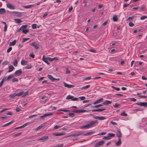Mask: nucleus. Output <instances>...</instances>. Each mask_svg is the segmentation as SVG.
Masks as SVG:
<instances>
[{"label":"nucleus","instance_id":"nucleus-27","mask_svg":"<svg viewBox=\"0 0 147 147\" xmlns=\"http://www.w3.org/2000/svg\"><path fill=\"white\" fill-rule=\"evenodd\" d=\"M14 121H11L10 122H9L3 125L2 127H5L7 126H8V125L12 124L13 123Z\"/></svg>","mask_w":147,"mask_h":147},{"label":"nucleus","instance_id":"nucleus-56","mask_svg":"<svg viewBox=\"0 0 147 147\" xmlns=\"http://www.w3.org/2000/svg\"><path fill=\"white\" fill-rule=\"evenodd\" d=\"M29 39V38H23V40L22 41V42H25V41H26L28 40Z\"/></svg>","mask_w":147,"mask_h":147},{"label":"nucleus","instance_id":"nucleus-31","mask_svg":"<svg viewBox=\"0 0 147 147\" xmlns=\"http://www.w3.org/2000/svg\"><path fill=\"white\" fill-rule=\"evenodd\" d=\"M44 126V125L43 124H41L40 126L37 127L36 129V131H38L42 128Z\"/></svg>","mask_w":147,"mask_h":147},{"label":"nucleus","instance_id":"nucleus-12","mask_svg":"<svg viewBox=\"0 0 147 147\" xmlns=\"http://www.w3.org/2000/svg\"><path fill=\"white\" fill-rule=\"evenodd\" d=\"M103 98H100V99H99L98 100H96V101H95L94 103H93V104L94 105H96V104H98L100 103H101L102 102H103Z\"/></svg>","mask_w":147,"mask_h":147},{"label":"nucleus","instance_id":"nucleus-16","mask_svg":"<svg viewBox=\"0 0 147 147\" xmlns=\"http://www.w3.org/2000/svg\"><path fill=\"white\" fill-rule=\"evenodd\" d=\"M116 135L119 138L121 137V132L119 130H118L116 132Z\"/></svg>","mask_w":147,"mask_h":147},{"label":"nucleus","instance_id":"nucleus-8","mask_svg":"<svg viewBox=\"0 0 147 147\" xmlns=\"http://www.w3.org/2000/svg\"><path fill=\"white\" fill-rule=\"evenodd\" d=\"M93 118L95 119L100 120H103L106 119V117L102 116H96L94 117Z\"/></svg>","mask_w":147,"mask_h":147},{"label":"nucleus","instance_id":"nucleus-11","mask_svg":"<svg viewBox=\"0 0 147 147\" xmlns=\"http://www.w3.org/2000/svg\"><path fill=\"white\" fill-rule=\"evenodd\" d=\"M136 104L138 105L143 106L145 107H147V102H138Z\"/></svg>","mask_w":147,"mask_h":147},{"label":"nucleus","instance_id":"nucleus-18","mask_svg":"<svg viewBox=\"0 0 147 147\" xmlns=\"http://www.w3.org/2000/svg\"><path fill=\"white\" fill-rule=\"evenodd\" d=\"M28 61L24 60H22L21 61V64L23 65H26L28 63Z\"/></svg>","mask_w":147,"mask_h":147},{"label":"nucleus","instance_id":"nucleus-7","mask_svg":"<svg viewBox=\"0 0 147 147\" xmlns=\"http://www.w3.org/2000/svg\"><path fill=\"white\" fill-rule=\"evenodd\" d=\"M48 136H43L38 139V140H41L42 142H45L48 139Z\"/></svg>","mask_w":147,"mask_h":147},{"label":"nucleus","instance_id":"nucleus-23","mask_svg":"<svg viewBox=\"0 0 147 147\" xmlns=\"http://www.w3.org/2000/svg\"><path fill=\"white\" fill-rule=\"evenodd\" d=\"M15 22L17 24H20L22 22L21 20L19 19H14Z\"/></svg>","mask_w":147,"mask_h":147},{"label":"nucleus","instance_id":"nucleus-37","mask_svg":"<svg viewBox=\"0 0 147 147\" xmlns=\"http://www.w3.org/2000/svg\"><path fill=\"white\" fill-rule=\"evenodd\" d=\"M13 76L12 74L9 75L7 79V80L8 81L10 79L13 78Z\"/></svg>","mask_w":147,"mask_h":147},{"label":"nucleus","instance_id":"nucleus-20","mask_svg":"<svg viewBox=\"0 0 147 147\" xmlns=\"http://www.w3.org/2000/svg\"><path fill=\"white\" fill-rule=\"evenodd\" d=\"M90 128L88 124L84 125H83L80 127V128L81 129H83L84 128Z\"/></svg>","mask_w":147,"mask_h":147},{"label":"nucleus","instance_id":"nucleus-13","mask_svg":"<svg viewBox=\"0 0 147 147\" xmlns=\"http://www.w3.org/2000/svg\"><path fill=\"white\" fill-rule=\"evenodd\" d=\"M53 115V114L52 113L45 114L41 116L40 117L41 119H43L44 118L46 117L47 116H51V115Z\"/></svg>","mask_w":147,"mask_h":147},{"label":"nucleus","instance_id":"nucleus-46","mask_svg":"<svg viewBox=\"0 0 147 147\" xmlns=\"http://www.w3.org/2000/svg\"><path fill=\"white\" fill-rule=\"evenodd\" d=\"M121 116H127V114L125 113V112H123L120 115Z\"/></svg>","mask_w":147,"mask_h":147},{"label":"nucleus","instance_id":"nucleus-54","mask_svg":"<svg viewBox=\"0 0 147 147\" xmlns=\"http://www.w3.org/2000/svg\"><path fill=\"white\" fill-rule=\"evenodd\" d=\"M16 111L18 112L21 111L19 107H16L15 109Z\"/></svg>","mask_w":147,"mask_h":147},{"label":"nucleus","instance_id":"nucleus-59","mask_svg":"<svg viewBox=\"0 0 147 147\" xmlns=\"http://www.w3.org/2000/svg\"><path fill=\"white\" fill-rule=\"evenodd\" d=\"M129 25L130 27H133L134 26V24L132 22H129Z\"/></svg>","mask_w":147,"mask_h":147},{"label":"nucleus","instance_id":"nucleus-43","mask_svg":"<svg viewBox=\"0 0 147 147\" xmlns=\"http://www.w3.org/2000/svg\"><path fill=\"white\" fill-rule=\"evenodd\" d=\"M37 24H32V27L33 29H35L36 28Z\"/></svg>","mask_w":147,"mask_h":147},{"label":"nucleus","instance_id":"nucleus-4","mask_svg":"<svg viewBox=\"0 0 147 147\" xmlns=\"http://www.w3.org/2000/svg\"><path fill=\"white\" fill-rule=\"evenodd\" d=\"M105 141L102 140L96 143L94 145V147H99L105 143Z\"/></svg>","mask_w":147,"mask_h":147},{"label":"nucleus","instance_id":"nucleus-25","mask_svg":"<svg viewBox=\"0 0 147 147\" xmlns=\"http://www.w3.org/2000/svg\"><path fill=\"white\" fill-rule=\"evenodd\" d=\"M116 145L117 146L120 145L121 144V140L120 138H119L118 141L116 143Z\"/></svg>","mask_w":147,"mask_h":147},{"label":"nucleus","instance_id":"nucleus-44","mask_svg":"<svg viewBox=\"0 0 147 147\" xmlns=\"http://www.w3.org/2000/svg\"><path fill=\"white\" fill-rule=\"evenodd\" d=\"M106 109L105 108H102V109H97V111L98 112H102Z\"/></svg>","mask_w":147,"mask_h":147},{"label":"nucleus","instance_id":"nucleus-28","mask_svg":"<svg viewBox=\"0 0 147 147\" xmlns=\"http://www.w3.org/2000/svg\"><path fill=\"white\" fill-rule=\"evenodd\" d=\"M17 42V40H14L13 41L10 42V45L11 46H13Z\"/></svg>","mask_w":147,"mask_h":147},{"label":"nucleus","instance_id":"nucleus-38","mask_svg":"<svg viewBox=\"0 0 147 147\" xmlns=\"http://www.w3.org/2000/svg\"><path fill=\"white\" fill-rule=\"evenodd\" d=\"M18 64V61L16 59H15L14 60V61L13 63V65L15 66L16 67L17 65Z\"/></svg>","mask_w":147,"mask_h":147},{"label":"nucleus","instance_id":"nucleus-48","mask_svg":"<svg viewBox=\"0 0 147 147\" xmlns=\"http://www.w3.org/2000/svg\"><path fill=\"white\" fill-rule=\"evenodd\" d=\"M112 88H113L114 89L116 90L117 91H119L120 90V89L119 88H117L116 87H115V86H112Z\"/></svg>","mask_w":147,"mask_h":147},{"label":"nucleus","instance_id":"nucleus-15","mask_svg":"<svg viewBox=\"0 0 147 147\" xmlns=\"http://www.w3.org/2000/svg\"><path fill=\"white\" fill-rule=\"evenodd\" d=\"M42 60L45 63H46L48 65L49 64V63L47 61L48 59H47V57H45V55H44L43 56Z\"/></svg>","mask_w":147,"mask_h":147},{"label":"nucleus","instance_id":"nucleus-57","mask_svg":"<svg viewBox=\"0 0 147 147\" xmlns=\"http://www.w3.org/2000/svg\"><path fill=\"white\" fill-rule=\"evenodd\" d=\"M12 48L11 47H9L7 50V52L9 53V52L12 50Z\"/></svg>","mask_w":147,"mask_h":147},{"label":"nucleus","instance_id":"nucleus-10","mask_svg":"<svg viewBox=\"0 0 147 147\" xmlns=\"http://www.w3.org/2000/svg\"><path fill=\"white\" fill-rule=\"evenodd\" d=\"M63 83L64 84V86L68 88H71L75 87L74 85L68 84L64 82H63Z\"/></svg>","mask_w":147,"mask_h":147},{"label":"nucleus","instance_id":"nucleus-24","mask_svg":"<svg viewBox=\"0 0 147 147\" xmlns=\"http://www.w3.org/2000/svg\"><path fill=\"white\" fill-rule=\"evenodd\" d=\"M33 6V5H27V6L22 5V7H23L25 8L29 9V8H31V7H32Z\"/></svg>","mask_w":147,"mask_h":147},{"label":"nucleus","instance_id":"nucleus-33","mask_svg":"<svg viewBox=\"0 0 147 147\" xmlns=\"http://www.w3.org/2000/svg\"><path fill=\"white\" fill-rule=\"evenodd\" d=\"M90 86L89 85H87L85 86L82 87L81 89V90L86 89L89 88L90 87Z\"/></svg>","mask_w":147,"mask_h":147},{"label":"nucleus","instance_id":"nucleus-47","mask_svg":"<svg viewBox=\"0 0 147 147\" xmlns=\"http://www.w3.org/2000/svg\"><path fill=\"white\" fill-rule=\"evenodd\" d=\"M147 18V16H142L140 18V19L141 20H144Z\"/></svg>","mask_w":147,"mask_h":147},{"label":"nucleus","instance_id":"nucleus-1","mask_svg":"<svg viewBox=\"0 0 147 147\" xmlns=\"http://www.w3.org/2000/svg\"><path fill=\"white\" fill-rule=\"evenodd\" d=\"M28 91H27L26 92H21L20 93L16 94V96H22V97H24L28 95Z\"/></svg>","mask_w":147,"mask_h":147},{"label":"nucleus","instance_id":"nucleus-53","mask_svg":"<svg viewBox=\"0 0 147 147\" xmlns=\"http://www.w3.org/2000/svg\"><path fill=\"white\" fill-rule=\"evenodd\" d=\"M111 138H109V135L107 136H104L103 138V139L110 140Z\"/></svg>","mask_w":147,"mask_h":147},{"label":"nucleus","instance_id":"nucleus-26","mask_svg":"<svg viewBox=\"0 0 147 147\" xmlns=\"http://www.w3.org/2000/svg\"><path fill=\"white\" fill-rule=\"evenodd\" d=\"M94 133H95V131L90 132H88V133H86V134H84V136L90 135H91L94 134Z\"/></svg>","mask_w":147,"mask_h":147},{"label":"nucleus","instance_id":"nucleus-34","mask_svg":"<svg viewBox=\"0 0 147 147\" xmlns=\"http://www.w3.org/2000/svg\"><path fill=\"white\" fill-rule=\"evenodd\" d=\"M84 133L83 132H81L80 133L75 134H74V136H76V137H77V136H80V135H84Z\"/></svg>","mask_w":147,"mask_h":147},{"label":"nucleus","instance_id":"nucleus-30","mask_svg":"<svg viewBox=\"0 0 147 147\" xmlns=\"http://www.w3.org/2000/svg\"><path fill=\"white\" fill-rule=\"evenodd\" d=\"M27 27V26L26 25L22 26L20 27L21 29V30L22 31L24 30V29L26 28Z\"/></svg>","mask_w":147,"mask_h":147},{"label":"nucleus","instance_id":"nucleus-64","mask_svg":"<svg viewBox=\"0 0 147 147\" xmlns=\"http://www.w3.org/2000/svg\"><path fill=\"white\" fill-rule=\"evenodd\" d=\"M63 146V144H61L60 145H58L55 146H54L53 147H62Z\"/></svg>","mask_w":147,"mask_h":147},{"label":"nucleus","instance_id":"nucleus-2","mask_svg":"<svg viewBox=\"0 0 147 147\" xmlns=\"http://www.w3.org/2000/svg\"><path fill=\"white\" fill-rule=\"evenodd\" d=\"M98 123V121L97 120L91 121L88 125L90 127H92L94 126V125H97Z\"/></svg>","mask_w":147,"mask_h":147},{"label":"nucleus","instance_id":"nucleus-6","mask_svg":"<svg viewBox=\"0 0 147 147\" xmlns=\"http://www.w3.org/2000/svg\"><path fill=\"white\" fill-rule=\"evenodd\" d=\"M7 7L9 9H16V7L15 6L12 5L11 3H7L6 4Z\"/></svg>","mask_w":147,"mask_h":147},{"label":"nucleus","instance_id":"nucleus-49","mask_svg":"<svg viewBox=\"0 0 147 147\" xmlns=\"http://www.w3.org/2000/svg\"><path fill=\"white\" fill-rule=\"evenodd\" d=\"M16 96V94L14 93L12 94L10 96V97L11 98H13Z\"/></svg>","mask_w":147,"mask_h":147},{"label":"nucleus","instance_id":"nucleus-45","mask_svg":"<svg viewBox=\"0 0 147 147\" xmlns=\"http://www.w3.org/2000/svg\"><path fill=\"white\" fill-rule=\"evenodd\" d=\"M86 98V97L84 96H82L81 97H79L78 98V99L80 98V100H84Z\"/></svg>","mask_w":147,"mask_h":147},{"label":"nucleus","instance_id":"nucleus-17","mask_svg":"<svg viewBox=\"0 0 147 147\" xmlns=\"http://www.w3.org/2000/svg\"><path fill=\"white\" fill-rule=\"evenodd\" d=\"M112 102V101L106 100L102 104L105 105H107L108 104H110Z\"/></svg>","mask_w":147,"mask_h":147},{"label":"nucleus","instance_id":"nucleus-3","mask_svg":"<svg viewBox=\"0 0 147 147\" xmlns=\"http://www.w3.org/2000/svg\"><path fill=\"white\" fill-rule=\"evenodd\" d=\"M67 100L71 99L73 101H76L78 100V98H74L73 96L69 95L67 96L66 98Z\"/></svg>","mask_w":147,"mask_h":147},{"label":"nucleus","instance_id":"nucleus-22","mask_svg":"<svg viewBox=\"0 0 147 147\" xmlns=\"http://www.w3.org/2000/svg\"><path fill=\"white\" fill-rule=\"evenodd\" d=\"M13 13L18 16H21V13L17 11H13Z\"/></svg>","mask_w":147,"mask_h":147},{"label":"nucleus","instance_id":"nucleus-19","mask_svg":"<svg viewBox=\"0 0 147 147\" xmlns=\"http://www.w3.org/2000/svg\"><path fill=\"white\" fill-rule=\"evenodd\" d=\"M47 77L49 79H50L52 81H54L55 80V78H53V76L51 75H47Z\"/></svg>","mask_w":147,"mask_h":147},{"label":"nucleus","instance_id":"nucleus-52","mask_svg":"<svg viewBox=\"0 0 147 147\" xmlns=\"http://www.w3.org/2000/svg\"><path fill=\"white\" fill-rule=\"evenodd\" d=\"M29 56L34 58L35 55L33 54V53H32L30 54Z\"/></svg>","mask_w":147,"mask_h":147},{"label":"nucleus","instance_id":"nucleus-5","mask_svg":"<svg viewBox=\"0 0 147 147\" xmlns=\"http://www.w3.org/2000/svg\"><path fill=\"white\" fill-rule=\"evenodd\" d=\"M30 45L31 46L34 47L36 49H38L40 47V45L35 42H34L33 43H31L30 44Z\"/></svg>","mask_w":147,"mask_h":147},{"label":"nucleus","instance_id":"nucleus-39","mask_svg":"<svg viewBox=\"0 0 147 147\" xmlns=\"http://www.w3.org/2000/svg\"><path fill=\"white\" fill-rule=\"evenodd\" d=\"M108 135H109V138H111V137H114L115 136V135L114 134L111 133V134H108Z\"/></svg>","mask_w":147,"mask_h":147},{"label":"nucleus","instance_id":"nucleus-55","mask_svg":"<svg viewBox=\"0 0 147 147\" xmlns=\"http://www.w3.org/2000/svg\"><path fill=\"white\" fill-rule=\"evenodd\" d=\"M138 97L140 98H147V96H146L139 95L138 96Z\"/></svg>","mask_w":147,"mask_h":147},{"label":"nucleus","instance_id":"nucleus-14","mask_svg":"<svg viewBox=\"0 0 147 147\" xmlns=\"http://www.w3.org/2000/svg\"><path fill=\"white\" fill-rule=\"evenodd\" d=\"M85 110H74L72 111L74 113H82L85 112Z\"/></svg>","mask_w":147,"mask_h":147},{"label":"nucleus","instance_id":"nucleus-63","mask_svg":"<svg viewBox=\"0 0 147 147\" xmlns=\"http://www.w3.org/2000/svg\"><path fill=\"white\" fill-rule=\"evenodd\" d=\"M8 63V62L7 61H5L3 62V63H2V64L6 65Z\"/></svg>","mask_w":147,"mask_h":147},{"label":"nucleus","instance_id":"nucleus-60","mask_svg":"<svg viewBox=\"0 0 147 147\" xmlns=\"http://www.w3.org/2000/svg\"><path fill=\"white\" fill-rule=\"evenodd\" d=\"M22 134V132H20V133H17L15 135H14V136L15 137H17L18 136H19L21 134Z\"/></svg>","mask_w":147,"mask_h":147},{"label":"nucleus","instance_id":"nucleus-32","mask_svg":"<svg viewBox=\"0 0 147 147\" xmlns=\"http://www.w3.org/2000/svg\"><path fill=\"white\" fill-rule=\"evenodd\" d=\"M53 135L55 136H59L63 135V134L61 133H55L53 134Z\"/></svg>","mask_w":147,"mask_h":147},{"label":"nucleus","instance_id":"nucleus-40","mask_svg":"<svg viewBox=\"0 0 147 147\" xmlns=\"http://www.w3.org/2000/svg\"><path fill=\"white\" fill-rule=\"evenodd\" d=\"M30 124V123L29 122L26 123L24 124L23 125H22L21 126V127H22V128L28 125H29Z\"/></svg>","mask_w":147,"mask_h":147},{"label":"nucleus","instance_id":"nucleus-62","mask_svg":"<svg viewBox=\"0 0 147 147\" xmlns=\"http://www.w3.org/2000/svg\"><path fill=\"white\" fill-rule=\"evenodd\" d=\"M72 9L73 7L72 6H71L69 8L68 12H71L72 10Z\"/></svg>","mask_w":147,"mask_h":147},{"label":"nucleus","instance_id":"nucleus-42","mask_svg":"<svg viewBox=\"0 0 147 147\" xmlns=\"http://www.w3.org/2000/svg\"><path fill=\"white\" fill-rule=\"evenodd\" d=\"M32 67V65H29L27 66H25V68L27 69H29L31 68Z\"/></svg>","mask_w":147,"mask_h":147},{"label":"nucleus","instance_id":"nucleus-41","mask_svg":"<svg viewBox=\"0 0 147 147\" xmlns=\"http://www.w3.org/2000/svg\"><path fill=\"white\" fill-rule=\"evenodd\" d=\"M22 32L25 34H26L28 32H29V30H23L22 31Z\"/></svg>","mask_w":147,"mask_h":147},{"label":"nucleus","instance_id":"nucleus-9","mask_svg":"<svg viewBox=\"0 0 147 147\" xmlns=\"http://www.w3.org/2000/svg\"><path fill=\"white\" fill-rule=\"evenodd\" d=\"M22 74V70L21 69L17 70L14 73L15 76H19L21 75Z\"/></svg>","mask_w":147,"mask_h":147},{"label":"nucleus","instance_id":"nucleus-36","mask_svg":"<svg viewBox=\"0 0 147 147\" xmlns=\"http://www.w3.org/2000/svg\"><path fill=\"white\" fill-rule=\"evenodd\" d=\"M64 125V124H63V125H56V126H55L54 128L55 129H58L59 128H60L61 127H62Z\"/></svg>","mask_w":147,"mask_h":147},{"label":"nucleus","instance_id":"nucleus-21","mask_svg":"<svg viewBox=\"0 0 147 147\" xmlns=\"http://www.w3.org/2000/svg\"><path fill=\"white\" fill-rule=\"evenodd\" d=\"M14 68V67L12 65H10L9 67V71L8 72H10L12 71Z\"/></svg>","mask_w":147,"mask_h":147},{"label":"nucleus","instance_id":"nucleus-51","mask_svg":"<svg viewBox=\"0 0 147 147\" xmlns=\"http://www.w3.org/2000/svg\"><path fill=\"white\" fill-rule=\"evenodd\" d=\"M18 81V79L16 78H14L12 79V82H17Z\"/></svg>","mask_w":147,"mask_h":147},{"label":"nucleus","instance_id":"nucleus-29","mask_svg":"<svg viewBox=\"0 0 147 147\" xmlns=\"http://www.w3.org/2000/svg\"><path fill=\"white\" fill-rule=\"evenodd\" d=\"M5 11V9L4 8H1L0 9V14H3Z\"/></svg>","mask_w":147,"mask_h":147},{"label":"nucleus","instance_id":"nucleus-35","mask_svg":"<svg viewBox=\"0 0 147 147\" xmlns=\"http://www.w3.org/2000/svg\"><path fill=\"white\" fill-rule=\"evenodd\" d=\"M113 20L114 22H116L118 18L117 16L115 15L113 16Z\"/></svg>","mask_w":147,"mask_h":147},{"label":"nucleus","instance_id":"nucleus-58","mask_svg":"<svg viewBox=\"0 0 147 147\" xmlns=\"http://www.w3.org/2000/svg\"><path fill=\"white\" fill-rule=\"evenodd\" d=\"M70 73V71H69V70L68 68H67L66 69V72H65L66 74H69Z\"/></svg>","mask_w":147,"mask_h":147},{"label":"nucleus","instance_id":"nucleus-61","mask_svg":"<svg viewBox=\"0 0 147 147\" xmlns=\"http://www.w3.org/2000/svg\"><path fill=\"white\" fill-rule=\"evenodd\" d=\"M37 116L36 115H30L29 116V118L30 119L32 118L33 117H35Z\"/></svg>","mask_w":147,"mask_h":147},{"label":"nucleus","instance_id":"nucleus-50","mask_svg":"<svg viewBox=\"0 0 147 147\" xmlns=\"http://www.w3.org/2000/svg\"><path fill=\"white\" fill-rule=\"evenodd\" d=\"M120 105L119 104L117 103H116L115 104L113 105L114 107L115 108H116L119 107V106Z\"/></svg>","mask_w":147,"mask_h":147}]
</instances>
